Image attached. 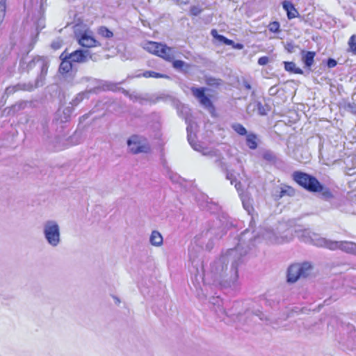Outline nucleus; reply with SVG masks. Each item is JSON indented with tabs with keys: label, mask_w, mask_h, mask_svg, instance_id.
Here are the masks:
<instances>
[{
	"label": "nucleus",
	"mask_w": 356,
	"mask_h": 356,
	"mask_svg": "<svg viewBox=\"0 0 356 356\" xmlns=\"http://www.w3.org/2000/svg\"><path fill=\"white\" fill-rule=\"evenodd\" d=\"M257 240L252 232L246 229L238 238L237 245L211 264L210 273L213 282L224 287L234 286L238 277V267Z\"/></svg>",
	"instance_id": "obj_1"
},
{
	"label": "nucleus",
	"mask_w": 356,
	"mask_h": 356,
	"mask_svg": "<svg viewBox=\"0 0 356 356\" xmlns=\"http://www.w3.org/2000/svg\"><path fill=\"white\" fill-rule=\"evenodd\" d=\"M302 240L316 247L325 248L330 250H340L348 254L356 255V243L347 241H332L321 237L320 235L309 231H304Z\"/></svg>",
	"instance_id": "obj_2"
},
{
	"label": "nucleus",
	"mask_w": 356,
	"mask_h": 356,
	"mask_svg": "<svg viewBox=\"0 0 356 356\" xmlns=\"http://www.w3.org/2000/svg\"><path fill=\"white\" fill-rule=\"evenodd\" d=\"M293 179L300 186L311 193H319L320 197L325 201L331 202L335 199L334 193L331 190L321 184L314 176L306 172L295 171L293 175Z\"/></svg>",
	"instance_id": "obj_3"
},
{
	"label": "nucleus",
	"mask_w": 356,
	"mask_h": 356,
	"mask_svg": "<svg viewBox=\"0 0 356 356\" xmlns=\"http://www.w3.org/2000/svg\"><path fill=\"white\" fill-rule=\"evenodd\" d=\"M19 66L26 72H29L34 67H38L40 70V73L36 77V86H43L44 85L49 67V60L46 57L37 56L29 63L24 58H22L20 60Z\"/></svg>",
	"instance_id": "obj_4"
},
{
	"label": "nucleus",
	"mask_w": 356,
	"mask_h": 356,
	"mask_svg": "<svg viewBox=\"0 0 356 356\" xmlns=\"http://www.w3.org/2000/svg\"><path fill=\"white\" fill-rule=\"evenodd\" d=\"M42 234L48 245L56 248L61 243L60 226L55 220H47L42 225Z\"/></svg>",
	"instance_id": "obj_5"
},
{
	"label": "nucleus",
	"mask_w": 356,
	"mask_h": 356,
	"mask_svg": "<svg viewBox=\"0 0 356 356\" xmlns=\"http://www.w3.org/2000/svg\"><path fill=\"white\" fill-rule=\"evenodd\" d=\"M312 269V265L308 262L293 264L288 268L287 281L293 283L301 277H307Z\"/></svg>",
	"instance_id": "obj_6"
},
{
	"label": "nucleus",
	"mask_w": 356,
	"mask_h": 356,
	"mask_svg": "<svg viewBox=\"0 0 356 356\" xmlns=\"http://www.w3.org/2000/svg\"><path fill=\"white\" fill-rule=\"evenodd\" d=\"M74 36L78 43L83 47L91 48L101 46V44L93 37L92 32L88 29L75 31Z\"/></svg>",
	"instance_id": "obj_7"
},
{
	"label": "nucleus",
	"mask_w": 356,
	"mask_h": 356,
	"mask_svg": "<svg viewBox=\"0 0 356 356\" xmlns=\"http://www.w3.org/2000/svg\"><path fill=\"white\" fill-rule=\"evenodd\" d=\"M129 151L134 154L147 153L150 151L148 143H144L142 138L138 135L131 136L127 141Z\"/></svg>",
	"instance_id": "obj_8"
},
{
	"label": "nucleus",
	"mask_w": 356,
	"mask_h": 356,
	"mask_svg": "<svg viewBox=\"0 0 356 356\" xmlns=\"http://www.w3.org/2000/svg\"><path fill=\"white\" fill-rule=\"evenodd\" d=\"M205 88H195L192 87L191 90L193 95L196 97L201 105L208 109H213V105L210 98L205 95V91L207 90Z\"/></svg>",
	"instance_id": "obj_9"
},
{
	"label": "nucleus",
	"mask_w": 356,
	"mask_h": 356,
	"mask_svg": "<svg viewBox=\"0 0 356 356\" xmlns=\"http://www.w3.org/2000/svg\"><path fill=\"white\" fill-rule=\"evenodd\" d=\"M67 58L72 63H84L92 58V54L88 49H77L70 54L67 53Z\"/></svg>",
	"instance_id": "obj_10"
},
{
	"label": "nucleus",
	"mask_w": 356,
	"mask_h": 356,
	"mask_svg": "<svg viewBox=\"0 0 356 356\" xmlns=\"http://www.w3.org/2000/svg\"><path fill=\"white\" fill-rule=\"evenodd\" d=\"M204 156H207L211 159H214L213 163L216 167L220 169L222 172H227L229 168L228 164L225 162V158L219 150L213 149L210 152H203Z\"/></svg>",
	"instance_id": "obj_11"
},
{
	"label": "nucleus",
	"mask_w": 356,
	"mask_h": 356,
	"mask_svg": "<svg viewBox=\"0 0 356 356\" xmlns=\"http://www.w3.org/2000/svg\"><path fill=\"white\" fill-rule=\"evenodd\" d=\"M177 51L174 47H170L165 44H161L158 56L167 61H172L177 55Z\"/></svg>",
	"instance_id": "obj_12"
},
{
	"label": "nucleus",
	"mask_w": 356,
	"mask_h": 356,
	"mask_svg": "<svg viewBox=\"0 0 356 356\" xmlns=\"http://www.w3.org/2000/svg\"><path fill=\"white\" fill-rule=\"evenodd\" d=\"M193 127V124L188 123L186 128L188 140L191 147L193 148L194 150L202 152V154L203 152H210L211 150H208L207 149L202 147V146L200 143H197L195 142V136H193L192 133Z\"/></svg>",
	"instance_id": "obj_13"
},
{
	"label": "nucleus",
	"mask_w": 356,
	"mask_h": 356,
	"mask_svg": "<svg viewBox=\"0 0 356 356\" xmlns=\"http://www.w3.org/2000/svg\"><path fill=\"white\" fill-rule=\"evenodd\" d=\"M32 106V102L29 101H19L15 104L12 105L11 106L6 108V110L8 111L7 114L10 115H15L18 112L25 109L28 106Z\"/></svg>",
	"instance_id": "obj_14"
},
{
	"label": "nucleus",
	"mask_w": 356,
	"mask_h": 356,
	"mask_svg": "<svg viewBox=\"0 0 356 356\" xmlns=\"http://www.w3.org/2000/svg\"><path fill=\"white\" fill-rule=\"evenodd\" d=\"M60 58L62 62L59 67V72L61 74H65L71 71L73 68V63L70 58H67V53L63 52Z\"/></svg>",
	"instance_id": "obj_15"
},
{
	"label": "nucleus",
	"mask_w": 356,
	"mask_h": 356,
	"mask_svg": "<svg viewBox=\"0 0 356 356\" xmlns=\"http://www.w3.org/2000/svg\"><path fill=\"white\" fill-rule=\"evenodd\" d=\"M213 304L218 305L217 307L215 308V312L218 314V316L221 318L222 316L225 315L227 316H233L236 314L235 312H232V311H227L225 308L220 306V302L222 300L219 299L218 297L213 298Z\"/></svg>",
	"instance_id": "obj_16"
},
{
	"label": "nucleus",
	"mask_w": 356,
	"mask_h": 356,
	"mask_svg": "<svg viewBox=\"0 0 356 356\" xmlns=\"http://www.w3.org/2000/svg\"><path fill=\"white\" fill-rule=\"evenodd\" d=\"M301 55L302 60L305 64V67L308 69H310L312 65L314 64L316 53L314 51H305L302 50L301 51Z\"/></svg>",
	"instance_id": "obj_17"
},
{
	"label": "nucleus",
	"mask_w": 356,
	"mask_h": 356,
	"mask_svg": "<svg viewBox=\"0 0 356 356\" xmlns=\"http://www.w3.org/2000/svg\"><path fill=\"white\" fill-rule=\"evenodd\" d=\"M231 223L226 222L222 223V226L217 229L215 228H210L208 232L215 235L216 238H220L224 234H226L227 229L231 227Z\"/></svg>",
	"instance_id": "obj_18"
},
{
	"label": "nucleus",
	"mask_w": 356,
	"mask_h": 356,
	"mask_svg": "<svg viewBox=\"0 0 356 356\" xmlns=\"http://www.w3.org/2000/svg\"><path fill=\"white\" fill-rule=\"evenodd\" d=\"M283 8L286 11L287 17L289 19L295 18L298 16V12L295 8L293 4L288 1H284L282 3Z\"/></svg>",
	"instance_id": "obj_19"
},
{
	"label": "nucleus",
	"mask_w": 356,
	"mask_h": 356,
	"mask_svg": "<svg viewBox=\"0 0 356 356\" xmlns=\"http://www.w3.org/2000/svg\"><path fill=\"white\" fill-rule=\"evenodd\" d=\"M149 242L154 246H161L163 244V236L158 231H152L150 235Z\"/></svg>",
	"instance_id": "obj_20"
},
{
	"label": "nucleus",
	"mask_w": 356,
	"mask_h": 356,
	"mask_svg": "<svg viewBox=\"0 0 356 356\" xmlns=\"http://www.w3.org/2000/svg\"><path fill=\"white\" fill-rule=\"evenodd\" d=\"M161 43L148 42L145 44L144 49L148 52L158 56Z\"/></svg>",
	"instance_id": "obj_21"
},
{
	"label": "nucleus",
	"mask_w": 356,
	"mask_h": 356,
	"mask_svg": "<svg viewBox=\"0 0 356 356\" xmlns=\"http://www.w3.org/2000/svg\"><path fill=\"white\" fill-rule=\"evenodd\" d=\"M257 136L253 133H250L246 136V145L250 149H257Z\"/></svg>",
	"instance_id": "obj_22"
},
{
	"label": "nucleus",
	"mask_w": 356,
	"mask_h": 356,
	"mask_svg": "<svg viewBox=\"0 0 356 356\" xmlns=\"http://www.w3.org/2000/svg\"><path fill=\"white\" fill-rule=\"evenodd\" d=\"M262 158L270 164H275L277 161L276 154L269 149H266L263 152Z\"/></svg>",
	"instance_id": "obj_23"
},
{
	"label": "nucleus",
	"mask_w": 356,
	"mask_h": 356,
	"mask_svg": "<svg viewBox=\"0 0 356 356\" xmlns=\"http://www.w3.org/2000/svg\"><path fill=\"white\" fill-rule=\"evenodd\" d=\"M17 91L23 90V91H29L31 92L34 89L39 88L40 86H36V80L35 81V83L33 84L31 82L28 83H19L16 84Z\"/></svg>",
	"instance_id": "obj_24"
},
{
	"label": "nucleus",
	"mask_w": 356,
	"mask_h": 356,
	"mask_svg": "<svg viewBox=\"0 0 356 356\" xmlns=\"http://www.w3.org/2000/svg\"><path fill=\"white\" fill-rule=\"evenodd\" d=\"M172 67L177 70L181 71V72H187L191 65L188 63H185L183 60H172Z\"/></svg>",
	"instance_id": "obj_25"
},
{
	"label": "nucleus",
	"mask_w": 356,
	"mask_h": 356,
	"mask_svg": "<svg viewBox=\"0 0 356 356\" xmlns=\"http://www.w3.org/2000/svg\"><path fill=\"white\" fill-rule=\"evenodd\" d=\"M284 69L287 72L298 74H303V71L300 68L296 67V63L293 62L284 61Z\"/></svg>",
	"instance_id": "obj_26"
},
{
	"label": "nucleus",
	"mask_w": 356,
	"mask_h": 356,
	"mask_svg": "<svg viewBox=\"0 0 356 356\" xmlns=\"http://www.w3.org/2000/svg\"><path fill=\"white\" fill-rule=\"evenodd\" d=\"M207 85L211 87H218L222 84L223 81L220 79H216L213 76H205Z\"/></svg>",
	"instance_id": "obj_27"
},
{
	"label": "nucleus",
	"mask_w": 356,
	"mask_h": 356,
	"mask_svg": "<svg viewBox=\"0 0 356 356\" xmlns=\"http://www.w3.org/2000/svg\"><path fill=\"white\" fill-rule=\"evenodd\" d=\"M142 76L145 78H156V79L168 77V76L165 74L158 73V72H156L154 71H145V72L143 73ZM137 76L140 77V76H141V75L139 74Z\"/></svg>",
	"instance_id": "obj_28"
},
{
	"label": "nucleus",
	"mask_w": 356,
	"mask_h": 356,
	"mask_svg": "<svg viewBox=\"0 0 356 356\" xmlns=\"http://www.w3.org/2000/svg\"><path fill=\"white\" fill-rule=\"evenodd\" d=\"M90 92H83L79 93L74 99L72 101V106H77L80 102H81L84 98H88V94Z\"/></svg>",
	"instance_id": "obj_29"
},
{
	"label": "nucleus",
	"mask_w": 356,
	"mask_h": 356,
	"mask_svg": "<svg viewBox=\"0 0 356 356\" xmlns=\"http://www.w3.org/2000/svg\"><path fill=\"white\" fill-rule=\"evenodd\" d=\"M232 128L240 136H247L248 134L246 129L240 123L232 124Z\"/></svg>",
	"instance_id": "obj_30"
},
{
	"label": "nucleus",
	"mask_w": 356,
	"mask_h": 356,
	"mask_svg": "<svg viewBox=\"0 0 356 356\" xmlns=\"http://www.w3.org/2000/svg\"><path fill=\"white\" fill-rule=\"evenodd\" d=\"M98 33L105 38H111L113 36V32L103 26L98 29Z\"/></svg>",
	"instance_id": "obj_31"
},
{
	"label": "nucleus",
	"mask_w": 356,
	"mask_h": 356,
	"mask_svg": "<svg viewBox=\"0 0 356 356\" xmlns=\"http://www.w3.org/2000/svg\"><path fill=\"white\" fill-rule=\"evenodd\" d=\"M349 47V51L353 53V54L356 55V35H353L349 38L348 42Z\"/></svg>",
	"instance_id": "obj_32"
},
{
	"label": "nucleus",
	"mask_w": 356,
	"mask_h": 356,
	"mask_svg": "<svg viewBox=\"0 0 356 356\" xmlns=\"http://www.w3.org/2000/svg\"><path fill=\"white\" fill-rule=\"evenodd\" d=\"M293 189L291 187L282 188L279 191V194H275V197L277 198H281L285 195L291 196L293 193Z\"/></svg>",
	"instance_id": "obj_33"
},
{
	"label": "nucleus",
	"mask_w": 356,
	"mask_h": 356,
	"mask_svg": "<svg viewBox=\"0 0 356 356\" xmlns=\"http://www.w3.org/2000/svg\"><path fill=\"white\" fill-rule=\"evenodd\" d=\"M257 109L258 113L261 115H265L267 114V112L269 111V108L268 105H263L260 102H257Z\"/></svg>",
	"instance_id": "obj_34"
},
{
	"label": "nucleus",
	"mask_w": 356,
	"mask_h": 356,
	"mask_svg": "<svg viewBox=\"0 0 356 356\" xmlns=\"http://www.w3.org/2000/svg\"><path fill=\"white\" fill-rule=\"evenodd\" d=\"M241 200L243 203V206L244 209L247 211V212L250 214L252 211H253V207L252 204L248 198L245 197H241Z\"/></svg>",
	"instance_id": "obj_35"
},
{
	"label": "nucleus",
	"mask_w": 356,
	"mask_h": 356,
	"mask_svg": "<svg viewBox=\"0 0 356 356\" xmlns=\"http://www.w3.org/2000/svg\"><path fill=\"white\" fill-rule=\"evenodd\" d=\"M6 0H0V23H1L6 15Z\"/></svg>",
	"instance_id": "obj_36"
},
{
	"label": "nucleus",
	"mask_w": 356,
	"mask_h": 356,
	"mask_svg": "<svg viewBox=\"0 0 356 356\" xmlns=\"http://www.w3.org/2000/svg\"><path fill=\"white\" fill-rule=\"evenodd\" d=\"M211 35L214 39L217 40L218 41L222 43H224L225 40L226 38V37H225L224 35L218 34L216 29H212L211 31Z\"/></svg>",
	"instance_id": "obj_37"
},
{
	"label": "nucleus",
	"mask_w": 356,
	"mask_h": 356,
	"mask_svg": "<svg viewBox=\"0 0 356 356\" xmlns=\"http://www.w3.org/2000/svg\"><path fill=\"white\" fill-rule=\"evenodd\" d=\"M280 23L276 21L270 23L268 25L269 31L273 33L280 32Z\"/></svg>",
	"instance_id": "obj_38"
},
{
	"label": "nucleus",
	"mask_w": 356,
	"mask_h": 356,
	"mask_svg": "<svg viewBox=\"0 0 356 356\" xmlns=\"http://www.w3.org/2000/svg\"><path fill=\"white\" fill-rule=\"evenodd\" d=\"M203 9L199 6H192L190 8V15L193 16H197L202 12Z\"/></svg>",
	"instance_id": "obj_39"
},
{
	"label": "nucleus",
	"mask_w": 356,
	"mask_h": 356,
	"mask_svg": "<svg viewBox=\"0 0 356 356\" xmlns=\"http://www.w3.org/2000/svg\"><path fill=\"white\" fill-rule=\"evenodd\" d=\"M122 92L127 95V96H129V97L130 98V99L133 100V101H137V100H139L140 99V97L139 95L138 94H134V93H132V94H130L127 90H124V89H122Z\"/></svg>",
	"instance_id": "obj_40"
},
{
	"label": "nucleus",
	"mask_w": 356,
	"mask_h": 356,
	"mask_svg": "<svg viewBox=\"0 0 356 356\" xmlns=\"http://www.w3.org/2000/svg\"><path fill=\"white\" fill-rule=\"evenodd\" d=\"M17 91L16 85L15 86H10L6 88L5 94L8 96L10 95L14 94Z\"/></svg>",
	"instance_id": "obj_41"
},
{
	"label": "nucleus",
	"mask_w": 356,
	"mask_h": 356,
	"mask_svg": "<svg viewBox=\"0 0 356 356\" xmlns=\"http://www.w3.org/2000/svg\"><path fill=\"white\" fill-rule=\"evenodd\" d=\"M226 175V179L230 181L231 184H234V181L236 180L232 172H229V170H227V172H224Z\"/></svg>",
	"instance_id": "obj_42"
},
{
	"label": "nucleus",
	"mask_w": 356,
	"mask_h": 356,
	"mask_svg": "<svg viewBox=\"0 0 356 356\" xmlns=\"http://www.w3.org/2000/svg\"><path fill=\"white\" fill-rule=\"evenodd\" d=\"M337 65V61L332 58L327 60V66L328 68H333Z\"/></svg>",
	"instance_id": "obj_43"
},
{
	"label": "nucleus",
	"mask_w": 356,
	"mask_h": 356,
	"mask_svg": "<svg viewBox=\"0 0 356 356\" xmlns=\"http://www.w3.org/2000/svg\"><path fill=\"white\" fill-rule=\"evenodd\" d=\"M296 46L293 42H287L285 45V49L289 53H293L295 51Z\"/></svg>",
	"instance_id": "obj_44"
},
{
	"label": "nucleus",
	"mask_w": 356,
	"mask_h": 356,
	"mask_svg": "<svg viewBox=\"0 0 356 356\" xmlns=\"http://www.w3.org/2000/svg\"><path fill=\"white\" fill-rule=\"evenodd\" d=\"M269 61V58L268 56H262L258 59V64L259 65H265Z\"/></svg>",
	"instance_id": "obj_45"
},
{
	"label": "nucleus",
	"mask_w": 356,
	"mask_h": 356,
	"mask_svg": "<svg viewBox=\"0 0 356 356\" xmlns=\"http://www.w3.org/2000/svg\"><path fill=\"white\" fill-rule=\"evenodd\" d=\"M104 88L105 90H115V88H116V85L115 83H106L105 84H104Z\"/></svg>",
	"instance_id": "obj_46"
},
{
	"label": "nucleus",
	"mask_w": 356,
	"mask_h": 356,
	"mask_svg": "<svg viewBox=\"0 0 356 356\" xmlns=\"http://www.w3.org/2000/svg\"><path fill=\"white\" fill-rule=\"evenodd\" d=\"M51 47L56 50V49H58L61 47L62 46V42L59 40H57L56 41H54L51 44Z\"/></svg>",
	"instance_id": "obj_47"
},
{
	"label": "nucleus",
	"mask_w": 356,
	"mask_h": 356,
	"mask_svg": "<svg viewBox=\"0 0 356 356\" xmlns=\"http://www.w3.org/2000/svg\"><path fill=\"white\" fill-rule=\"evenodd\" d=\"M252 317H258L261 321H263L264 319V314L262 312L257 311L255 313L252 314ZM265 320L267 321V318H265Z\"/></svg>",
	"instance_id": "obj_48"
},
{
	"label": "nucleus",
	"mask_w": 356,
	"mask_h": 356,
	"mask_svg": "<svg viewBox=\"0 0 356 356\" xmlns=\"http://www.w3.org/2000/svg\"><path fill=\"white\" fill-rule=\"evenodd\" d=\"M279 92L278 88L276 86H271L268 90V94L271 96L277 95Z\"/></svg>",
	"instance_id": "obj_49"
},
{
	"label": "nucleus",
	"mask_w": 356,
	"mask_h": 356,
	"mask_svg": "<svg viewBox=\"0 0 356 356\" xmlns=\"http://www.w3.org/2000/svg\"><path fill=\"white\" fill-rule=\"evenodd\" d=\"M234 186L236 189L239 191L241 189L242 184L240 181H237L236 180L234 181Z\"/></svg>",
	"instance_id": "obj_50"
},
{
	"label": "nucleus",
	"mask_w": 356,
	"mask_h": 356,
	"mask_svg": "<svg viewBox=\"0 0 356 356\" xmlns=\"http://www.w3.org/2000/svg\"><path fill=\"white\" fill-rule=\"evenodd\" d=\"M223 44H225L226 45H232V46L234 44V42L233 40L226 38Z\"/></svg>",
	"instance_id": "obj_51"
},
{
	"label": "nucleus",
	"mask_w": 356,
	"mask_h": 356,
	"mask_svg": "<svg viewBox=\"0 0 356 356\" xmlns=\"http://www.w3.org/2000/svg\"><path fill=\"white\" fill-rule=\"evenodd\" d=\"M232 47L236 49H242L243 48V45L241 43H235L234 42V45H232Z\"/></svg>",
	"instance_id": "obj_52"
},
{
	"label": "nucleus",
	"mask_w": 356,
	"mask_h": 356,
	"mask_svg": "<svg viewBox=\"0 0 356 356\" xmlns=\"http://www.w3.org/2000/svg\"><path fill=\"white\" fill-rule=\"evenodd\" d=\"M243 85H244V87H245L246 89H248V90H250V89H251V86H250V84L249 83H248V82H244Z\"/></svg>",
	"instance_id": "obj_53"
},
{
	"label": "nucleus",
	"mask_w": 356,
	"mask_h": 356,
	"mask_svg": "<svg viewBox=\"0 0 356 356\" xmlns=\"http://www.w3.org/2000/svg\"><path fill=\"white\" fill-rule=\"evenodd\" d=\"M162 99V97H157V98H156V101L158 102L159 100H160V99Z\"/></svg>",
	"instance_id": "obj_54"
},
{
	"label": "nucleus",
	"mask_w": 356,
	"mask_h": 356,
	"mask_svg": "<svg viewBox=\"0 0 356 356\" xmlns=\"http://www.w3.org/2000/svg\"><path fill=\"white\" fill-rule=\"evenodd\" d=\"M87 117H88V116H87V115H83V116H82V118H83V119L87 118Z\"/></svg>",
	"instance_id": "obj_55"
},
{
	"label": "nucleus",
	"mask_w": 356,
	"mask_h": 356,
	"mask_svg": "<svg viewBox=\"0 0 356 356\" xmlns=\"http://www.w3.org/2000/svg\"><path fill=\"white\" fill-rule=\"evenodd\" d=\"M245 314H246L247 316H249V315L250 314V312H247L245 313Z\"/></svg>",
	"instance_id": "obj_56"
}]
</instances>
